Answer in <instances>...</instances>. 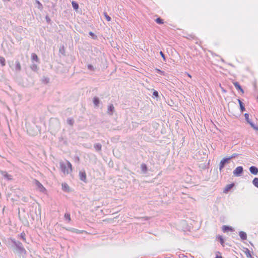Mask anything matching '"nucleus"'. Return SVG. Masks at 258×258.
Segmentation results:
<instances>
[{
    "mask_svg": "<svg viewBox=\"0 0 258 258\" xmlns=\"http://www.w3.org/2000/svg\"><path fill=\"white\" fill-rule=\"evenodd\" d=\"M12 243L16 247L17 249L20 253H23L25 252L26 250L23 246L22 243L19 241H16L15 240H12Z\"/></svg>",
    "mask_w": 258,
    "mask_h": 258,
    "instance_id": "nucleus-1",
    "label": "nucleus"
},
{
    "mask_svg": "<svg viewBox=\"0 0 258 258\" xmlns=\"http://www.w3.org/2000/svg\"><path fill=\"white\" fill-rule=\"evenodd\" d=\"M238 156V154L234 153V154H233L231 156H230L229 157H228V158L230 161L231 159H233L235 157H237Z\"/></svg>",
    "mask_w": 258,
    "mask_h": 258,
    "instance_id": "nucleus-37",
    "label": "nucleus"
},
{
    "mask_svg": "<svg viewBox=\"0 0 258 258\" xmlns=\"http://www.w3.org/2000/svg\"><path fill=\"white\" fill-rule=\"evenodd\" d=\"M60 169H61V171L64 174H68L70 172L69 169L67 167V165L66 164H64V163L60 162Z\"/></svg>",
    "mask_w": 258,
    "mask_h": 258,
    "instance_id": "nucleus-5",
    "label": "nucleus"
},
{
    "mask_svg": "<svg viewBox=\"0 0 258 258\" xmlns=\"http://www.w3.org/2000/svg\"><path fill=\"white\" fill-rule=\"evenodd\" d=\"M222 230L224 232H226L227 231H233L234 229L231 226L223 225L222 226Z\"/></svg>",
    "mask_w": 258,
    "mask_h": 258,
    "instance_id": "nucleus-12",
    "label": "nucleus"
},
{
    "mask_svg": "<svg viewBox=\"0 0 258 258\" xmlns=\"http://www.w3.org/2000/svg\"><path fill=\"white\" fill-rule=\"evenodd\" d=\"M3 175L6 178H7L8 179H9V180L12 179V178H11L12 176L11 175L9 174L8 173H7V172H3Z\"/></svg>",
    "mask_w": 258,
    "mask_h": 258,
    "instance_id": "nucleus-31",
    "label": "nucleus"
},
{
    "mask_svg": "<svg viewBox=\"0 0 258 258\" xmlns=\"http://www.w3.org/2000/svg\"><path fill=\"white\" fill-rule=\"evenodd\" d=\"M233 85L238 91H240L242 93H244V90L238 82H235L233 83Z\"/></svg>",
    "mask_w": 258,
    "mask_h": 258,
    "instance_id": "nucleus-11",
    "label": "nucleus"
},
{
    "mask_svg": "<svg viewBox=\"0 0 258 258\" xmlns=\"http://www.w3.org/2000/svg\"><path fill=\"white\" fill-rule=\"evenodd\" d=\"M59 52L62 53V54H64V49L63 48H60L59 49Z\"/></svg>",
    "mask_w": 258,
    "mask_h": 258,
    "instance_id": "nucleus-44",
    "label": "nucleus"
},
{
    "mask_svg": "<svg viewBox=\"0 0 258 258\" xmlns=\"http://www.w3.org/2000/svg\"><path fill=\"white\" fill-rule=\"evenodd\" d=\"M26 199V198H24V201L26 202V199Z\"/></svg>",
    "mask_w": 258,
    "mask_h": 258,
    "instance_id": "nucleus-48",
    "label": "nucleus"
},
{
    "mask_svg": "<svg viewBox=\"0 0 258 258\" xmlns=\"http://www.w3.org/2000/svg\"><path fill=\"white\" fill-rule=\"evenodd\" d=\"M80 179L85 183L87 182L86 174L84 170L80 171L79 172Z\"/></svg>",
    "mask_w": 258,
    "mask_h": 258,
    "instance_id": "nucleus-6",
    "label": "nucleus"
},
{
    "mask_svg": "<svg viewBox=\"0 0 258 258\" xmlns=\"http://www.w3.org/2000/svg\"><path fill=\"white\" fill-rule=\"evenodd\" d=\"M67 123L70 124V125L72 126L74 124V120L73 118H68L67 119Z\"/></svg>",
    "mask_w": 258,
    "mask_h": 258,
    "instance_id": "nucleus-29",
    "label": "nucleus"
},
{
    "mask_svg": "<svg viewBox=\"0 0 258 258\" xmlns=\"http://www.w3.org/2000/svg\"><path fill=\"white\" fill-rule=\"evenodd\" d=\"M89 34L92 36L93 39H96L97 38V36L92 32H90Z\"/></svg>",
    "mask_w": 258,
    "mask_h": 258,
    "instance_id": "nucleus-36",
    "label": "nucleus"
},
{
    "mask_svg": "<svg viewBox=\"0 0 258 258\" xmlns=\"http://www.w3.org/2000/svg\"><path fill=\"white\" fill-rule=\"evenodd\" d=\"M62 189L63 190H64L65 191H69V186L66 183H62Z\"/></svg>",
    "mask_w": 258,
    "mask_h": 258,
    "instance_id": "nucleus-23",
    "label": "nucleus"
},
{
    "mask_svg": "<svg viewBox=\"0 0 258 258\" xmlns=\"http://www.w3.org/2000/svg\"><path fill=\"white\" fill-rule=\"evenodd\" d=\"M234 183H231V184H227L224 190H223V192L224 193H228L234 186Z\"/></svg>",
    "mask_w": 258,
    "mask_h": 258,
    "instance_id": "nucleus-10",
    "label": "nucleus"
},
{
    "mask_svg": "<svg viewBox=\"0 0 258 258\" xmlns=\"http://www.w3.org/2000/svg\"><path fill=\"white\" fill-rule=\"evenodd\" d=\"M160 54L161 56H162V57L163 58L164 61H166V59L165 56L164 54L163 53V52L162 51H161L160 52Z\"/></svg>",
    "mask_w": 258,
    "mask_h": 258,
    "instance_id": "nucleus-40",
    "label": "nucleus"
},
{
    "mask_svg": "<svg viewBox=\"0 0 258 258\" xmlns=\"http://www.w3.org/2000/svg\"><path fill=\"white\" fill-rule=\"evenodd\" d=\"M21 70V66L20 62L17 60L16 61L15 71L17 72H20Z\"/></svg>",
    "mask_w": 258,
    "mask_h": 258,
    "instance_id": "nucleus-17",
    "label": "nucleus"
},
{
    "mask_svg": "<svg viewBox=\"0 0 258 258\" xmlns=\"http://www.w3.org/2000/svg\"><path fill=\"white\" fill-rule=\"evenodd\" d=\"M217 253L220 254H221V253L219 251H217ZM215 258H223V257L221 255H218V254H217L216 257Z\"/></svg>",
    "mask_w": 258,
    "mask_h": 258,
    "instance_id": "nucleus-45",
    "label": "nucleus"
},
{
    "mask_svg": "<svg viewBox=\"0 0 258 258\" xmlns=\"http://www.w3.org/2000/svg\"><path fill=\"white\" fill-rule=\"evenodd\" d=\"M216 239H217V240H218L220 241V243L222 245H223V246L224 245L225 241H224V238H223V237L221 235H218L216 236Z\"/></svg>",
    "mask_w": 258,
    "mask_h": 258,
    "instance_id": "nucleus-16",
    "label": "nucleus"
},
{
    "mask_svg": "<svg viewBox=\"0 0 258 258\" xmlns=\"http://www.w3.org/2000/svg\"><path fill=\"white\" fill-rule=\"evenodd\" d=\"M104 15L107 21L109 22L111 21V17H109L106 12L104 13Z\"/></svg>",
    "mask_w": 258,
    "mask_h": 258,
    "instance_id": "nucleus-35",
    "label": "nucleus"
},
{
    "mask_svg": "<svg viewBox=\"0 0 258 258\" xmlns=\"http://www.w3.org/2000/svg\"><path fill=\"white\" fill-rule=\"evenodd\" d=\"M244 116L245 117V120H246V121L248 122V123H249L251 120L249 119V114L247 113H245L244 114Z\"/></svg>",
    "mask_w": 258,
    "mask_h": 258,
    "instance_id": "nucleus-34",
    "label": "nucleus"
},
{
    "mask_svg": "<svg viewBox=\"0 0 258 258\" xmlns=\"http://www.w3.org/2000/svg\"><path fill=\"white\" fill-rule=\"evenodd\" d=\"M68 230L70 231H71L72 232L76 233H83V232L84 231L83 230H80L74 228H70V229H68Z\"/></svg>",
    "mask_w": 258,
    "mask_h": 258,
    "instance_id": "nucleus-18",
    "label": "nucleus"
},
{
    "mask_svg": "<svg viewBox=\"0 0 258 258\" xmlns=\"http://www.w3.org/2000/svg\"><path fill=\"white\" fill-rule=\"evenodd\" d=\"M87 68L90 71H94V67L92 64H88Z\"/></svg>",
    "mask_w": 258,
    "mask_h": 258,
    "instance_id": "nucleus-39",
    "label": "nucleus"
},
{
    "mask_svg": "<svg viewBox=\"0 0 258 258\" xmlns=\"http://www.w3.org/2000/svg\"><path fill=\"white\" fill-rule=\"evenodd\" d=\"M64 218L66 219V220H68L69 222L71 220V215L69 213H66L64 214Z\"/></svg>",
    "mask_w": 258,
    "mask_h": 258,
    "instance_id": "nucleus-33",
    "label": "nucleus"
},
{
    "mask_svg": "<svg viewBox=\"0 0 258 258\" xmlns=\"http://www.w3.org/2000/svg\"><path fill=\"white\" fill-rule=\"evenodd\" d=\"M93 103L95 106V107H98L100 103V99L98 97L95 96L93 98Z\"/></svg>",
    "mask_w": 258,
    "mask_h": 258,
    "instance_id": "nucleus-7",
    "label": "nucleus"
},
{
    "mask_svg": "<svg viewBox=\"0 0 258 258\" xmlns=\"http://www.w3.org/2000/svg\"><path fill=\"white\" fill-rule=\"evenodd\" d=\"M250 172L253 174V175H256L258 173V168L254 166H251L249 168Z\"/></svg>",
    "mask_w": 258,
    "mask_h": 258,
    "instance_id": "nucleus-8",
    "label": "nucleus"
},
{
    "mask_svg": "<svg viewBox=\"0 0 258 258\" xmlns=\"http://www.w3.org/2000/svg\"><path fill=\"white\" fill-rule=\"evenodd\" d=\"M25 236V233H21V238H22L24 241H25V240H26Z\"/></svg>",
    "mask_w": 258,
    "mask_h": 258,
    "instance_id": "nucleus-41",
    "label": "nucleus"
},
{
    "mask_svg": "<svg viewBox=\"0 0 258 258\" xmlns=\"http://www.w3.org/2000/svg\"><path fill=\"white\" fill-rule=\"evenodd\" d=\"M238 102L239 103V106H240V110L241 112H243L244 111H245V107L243 103L241 101V100L238 99Z\"/></svg>",
    "mask_w": 258,
    "mask_h": 258,
    "instance_id": "nucleus-13",
    "label": "nucleus"
},
{
    "mask_svg": "<svg viewBox=\"0 0 258 258\" xmlns=\"http://www.w3.org/2000/svg\"><path fill=\"white\" fill-rule=\"evenodd\" d=\"M153 91V97L158 98L159 97V93L157 91L152 89Z\"/></svg>",
    "mask_w": 258,
    "mask_h": 258,
    "instance_id": "nucleus-25",
    "label": "nucleus"
},
{
    "mask_svg": "<svg viewBox=\"0 0 258 258\" xmlns=\"http://www.w3.org/2000/svg\"><path fill=\"white\" fill-rule=\"evenodd\" d=\"M94 147L97 151H100L101 150L102 146L99 143L94 144Z\"/></svg>",
    "mask_w": 258,
    "mask_h": 258,
    "instance_id": "nucleus-21",
    "label": "nucleus"
},
{
    "mask_svg": "<svg viewBox=\"0 0 258 258\" xmlns=\"http://www.w3.org/2000/svg\"><path fill=\"white\" fill-rule=\"evenodd\" d=\"M0 63L2 66H5L6 65L5 58L3 56H0Z\"/></svg>",
    "mask_w": 258,
    "mask_h": 258,
    "instance_id": "nucleus-28",
    "label": "nucleus"
},
{
    "mask_svg": "<svg viewBox=\"0 0 258 258\" xmlns=\"http://www.w3.org/2000/svg\"><path fill=\"white\" fill-rule=\"evenodd\" d=\"M245 253V254L246 255L247 257H251V254L250 251L248 248L246 249Z\"/></svg>",
    "mask_w": 258,
    "mask_h": 258,
    "instance_id": "nucleus-32",
    "label": "nucleus"
},
{
    "mask_svg": "<svg viewBox=\"0 0 258 258\" xmlns=\"http://www.w3.org/2000/svg\"><path fill=\"white\" fill-rule=\"evenodd\" d=\"M253 129H254L256 131H258V126H255V127Z\"/></svg>",
    "mask_w": 258,
    "mask_h": 258,
    "instance_id": "nucleus-47",
    "label": "nucleus"
},
{
    "mask_svg": "<svg viewBox=\"0 0 258 258\" xmlns=\"http://www.w3.org/2000/svg\"><path fill=\"white\" fill-rule=\"evenodd\" d=\"M67 162V167L69 169L70 172H71L72 171V164L68 160L66 161Z\"/></svg>",
    "mask_w": 258,
    "mask_h": 258,
    "instance_id": "nucleus-30",
    "label": "nucleus"
},
{
    "mask_svg": "<svg viewBox=\"0 0 258 258\" xmlns=\"http://www.w3.org/2000/svg\"><path fill=\"white\" fill-rule=\"evenodd\" d=\"M141 168L143 173H146L148 171V167L146 164L142 163L141 165Z\"/></svg>",
    "mask_w": 258,
    "mask_h": 258,
    "instance_id": "nucleus-14",
    "label": "nucleus"
},
{
    "mask_svg": "<svg viewBox=\"0 0 258 258\" xmlns=\"http://www.w3.org/2000/svg\"><path fill=\"white\" fill-rule=\"evenodd\" d=\"M72 5L73 9L77 11L78 10L79 7L78 4L76 2L72 1Z\"/></svg>",
    "mask_w": 258,
    "mask_h": 258,
    "instance_id": "nucleus-19",
    "label": "nucleus"
},
{
    "mask_svg": "<svg viewBox=\"0 0 258 258\" xmlns=\"http://www.w3.org/2000/svg\"><path fill=\"white\" fill-rule=\"evenodd\" d=\"M30 68L32 70H33L34 72H36L38 70V67H37V64H36L35 63H32L30 66Z\"/></svg>",
    "mask_w": 258,
    "mask_h": 258,
    "instance_id": "nucleus-24",
    "label": "nucleus"
},
{
    "mask_svg": "<svg viewBox=\"0 0 258 258\" xmlns=\"http://www.w3.org/2000/svg\"><path fill=\"white\" fill-rule=\"evenodd\" d=\"M35 183L37 187V189L42 192H44L46 191V189L43 186V185L37 180H35Z\"/></svg>",
    "mask_w": 258,
    "mask_h": 258,
    "instance_id": "nucleus-4",
    "label": "nucleus"
},
{
    "mask_svg": "<svg viewBox=\"0 0 258 258\" xmlns=\"http://www.w3.org/2000/svg\"><path fill=\"white\" fill-rule=\"evenodd\" d=\"M239 235L241 239L243 240H246L247 238V234L245 232L240 231Z\"/></svg>",
    "mask_w": 258,
    "mask_h": 258,
    "instance_id": "nucleus-15",
    "label": "nucleus"
},
{
    "mask_svg": "<svg viewBox=\"0 0 258 258\" xmlns=\"http://www.w3.org/2000/svg\"><path fill=\"white\" fill-rule=\"evenodd\" d=\"M155 22L159 24H164V20L161 18L160 17H159V18H157L156 20H155Z\"/></svg>",
    "mask_w": 258,
    "mask_h": 258,
    "instance_id": "nucleus-26",
    "label": "nucleus"
},
{
    "mask_svg": "<svg viewBox=\"0 0 258 258\" xmlns=\"http://www.w3.org/2000/svg\"><path fill=\"white\" fill-rule=\"evenodd\" d=\"M229 162H230V160L228 159V158H223L221 160L220 164H219L220 171H221L223 169V168L226 165V164H228Z\"/></svg>",
    "mask_w": 258,
    "mask_h": 258,
    "instance_id": "nucleus-2",
    "label": "nucleus"
},
{
    "mask_svg": "<svg viewBox=\"0 0 258 258\" xmlns=\"http://www.w3.org/2000/svg\"><path fill=\"white\" fill-rule=\"evenodd\" d=\"M156 72L161 75H164V72L159 70V69H156Z\"/></svg>",
    "mask_w": 258,
    "mask_h": 258,
    "instance_id": "nucleus-38",
    "label": "nucleus"
},
{
    "mask_svg": "<svg viewBox=\"0 0 258 258\" xmlns=\"http://www.w3.org/2000/svg\"><path fill=\"white\" fill-rule=\"evenodd\" d=\"M252 182L253 184L255 187L258 188V178L257 177L254 178V179H253Z\"/></svg>",
    "mask_w": 258,
    "mask_h": 258,
    "instance_id": "nucleus-27",
    "label": "nucleus"
},
{
    "mask_svg": "<svg viewBox=\"0 0 258 258\" xmlns=\"http://www.w3.org/2000/svg\"><path fill=\"white\" fill-rule=\"evenodd\" d=\"M114 112V107L113 104H110L108 106L107 113L110 115H112Z\"/></svg>",
    "mask_w": 258,
    "mask_h": 258,
    "instance_id": "nucleus-9",
    "label": "nucleus"
},
{
    "mask_svg": "<svg viewBox=\"0 0 258 258\" xmlns=\"http://www.w3.org/2000/svg\"><path fill=\"white\" fill-rule=\"evenodd\" d=\"M45 19H46V22H47L48 23H50L51 20H50V19L48 17V16H46V17H45Z\"/></svg>",
    "mask_w": 258,
    "mask_h": 258,
    "instance_id": "nucleus-42",
    "label": "nucleus"
},
{
    "mask_svg": "<svg viewBox=\"0 0 258 258\" xmlns=\"http://www.w3.org/2000/svg\"><path fill=\"white\" fill-rule=\"evenodd\" d=\"M56 123H57V126H56V129L57 130V129L59 128V125L58 122H57Z\"/></svg>",
    "mask_w": 258,
    "mask_h": 258,
    "instance_id": "nucleus-46",
    "label": "nucleus"
},
{
    "mask_svg": "<svg viewBox=\"0 0 258 258\" xmlns=\"http://www.w3.org/2000/svg\"><path fill=\"white\" fill-rule=\"evenodd\" d=\"M31 58L33 60L38 62L39 61V58L36 54L33 53L31 54Z\"/></svg>",
    "mask_w": 258,
    "mask_h": 258,
    "instance_id": "nucleus-22",
    "label": "nucleus"
},
{
    "mask_svg": "<svg viewBox=\"0 0 258 258\" xmlns=\"http://www.w3.org/2000/svg\"><path fill=\"white\" fill-rule=\"evenodd\" d=\"M35 4H37V7L38 9L40 10H42L43 9V5L38 0H35Z\"/></svg>",
    "mask_w": 258,
    "mask_h": 258,
    "instance_id": "nucleus-20",
    "label": "nucleus"
},
{
    "mask_svg": "<svg viewBox=\"0 0 258 258\" xmlns=\"http://www.w3.org/2000/svg\"><path fill=\"white\" fill-rule=\"evenodd\" d=\"M250 126L254 128L255 127V124L251 121L249 123H248Z\"/></svg>",
    "mask_w": 258,
    "mask_h": 258,
    "instance_id": "nucleus-43",
    "label": "nucleus"
},
{
    "mask_svg": "<svg viewBox=\"0 0 258 258\" xmlns=\"http://www.w3.org/2000/svg\"><path fill=\"white\" fill-rule=\"evenodd\" d=\"M243 167L242 166H238L234 170L233 173L234 176L236 177H239L241 176V174L243 173Z\"/></svg>",
    "mask_w": 258,
    "mask_h": 258,
    "instance_id": "nucleus-3",
    "label": "nucleus"
},
{
    "mask_svg": "<svg viewBox=\"0 0 258 258\" xmlns=\"http://www.w3.org/2000/svg\"><path fill=\"white\" fill-rule=\"evenodd\" d=\"M8 1H10V0H7Z\"/></svg>",
    "mask_w": 258,
    "mask_h": 258,
    "instance_id": "nucleus-49",
    "label": "nucleus"
}]
</instances>
